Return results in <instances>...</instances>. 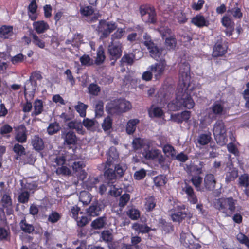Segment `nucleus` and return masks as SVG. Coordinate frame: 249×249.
<instances>
[{"label":"nucleus","instance_id":"nucleus-47","mask_svg":"<svg viewBox=\"0 0 249 249\" xmlns=\"http://www.w3.org/2000/svg\"><path fill=\"white\" fill-rule=\"evenodd\" d=\"M21 229L25 232L31 233L34 231L33 226L26 223L25 219L22 220L20 223Z\"/></svg>","mask_w":249,"mask_h":249},{"label":"nucleus","instance_id":"nucleus-55","mask_svg":"<svg viewBox=\"0 0 249 249\" xmlns=\"http://www.w3.org/2000/svg\"><path fill=\"white\" fill-rule=\"evenodd\" d=\"M238 241L241 244H245L249 248V238L243 233H239L236 236Z\"/></svg>","mask_w":249,"mask_h":249},{"label":"nucleus","instance_id":"nucleus-41","mask_svg":"<svg viewBox=\"0 0 249 249\" xmlns=\"http://www.w3.org/2000/svg\"><path fill=\"white\" fill-rule=\"evenodd\" d=\"M105 59V55L104 54V49L103 47L100 46L97 51L95 63L98 65L101 64L104 61Z\"/></svg>","mask_w":249,"mask_h":249},{"label":"nucleus","instance_id":"nucleus-3","mask_svg":"<svg viewBox=\"0 0 249 249\" xmlns=\"http://www.w3.org/2000/svg\"><path fill=\"white\" fill-rule=\"evenodd\" d=\"M132 108L131 103L124 99L114 100L108 103L106 108L109 113L114 114L127 111Z\"/></svg>","mask_w":249,"mask_h":249},{"label":"nucleus","instance_id":"nucleus-60","mask_svg":"<svg viewBox=\"0 0 249 249\" xmlns=\"http://www.w3.org/2000/svg\"><path fill=\"white\" fill-rule=\"evenodd\" d=\"M88 89L89 92L93 95H97L100 91V88L95 84H91L89 88Z\"/></svg>","mask_w":249,"mask_h":249},{"label":"nucleus","instance_id":"nucleus-20","mask_svg":"<svg viewBox=\"0 0 249 249\" xmlns=\"http://www.w3.org/2000/svg\"><path fill=\"white\" fill-rule=\"evenodd\" d=\"M216 181L213 174L207 175L204 178V185L209 190H213L215 185Z\"/></svg>","mask_w":249,"mask_h":249},{"label":"nucleus","instance_id":"nucleus-24","mask_svg":"<svg viewBox=\"0 0 249 249\" xmlns=\"http://www.w3.org/2000/svg\"><path fill=\"white\" fill-rule=\"evenodd\" d=\"M2 203L4 208L6 210V212L8 214H11L13 212L12 207V201L10 197L7 195H3L2 198Z\"/></svg>","mask_w":249,"mask_h":249},{"label":"nucleus","instance_id":"nucleus-10","mask_svg":"<svg viewBox=\"0 0 249 249\" xmlns=\"http://www.w3.org/2000/svg\"><path fill=\"white\" fill-rule=\"evenodd\" d=\"M172 220L174 222H180L183 219L186 217H191L190 213H188L184 205L178 206L177 211L171 215Z\"/></svg>","mask_w":249,"mask_h":249},{"label":"nucleus","instance_id":"nucleus-21","mask_svg":"<svg viewBox=\"0 0 249 249\" xmlns=\"http://www.w3.org/2000/svg\"><path fill=\"white\" fill-rule=\"evenodd\" d=\"M139 122V120L137 119L129 120L126 124L125 130L126 133L129 135L133 134Z\"/></svg>","mask_w":249,"mask_h":249},{"label":"nucleus","instance_id":"nucleus-22","mask_svg":"<svg viewBox=\"0 0 249 249\" xmlns=\"http://www.w3.org/2000/svg\"><path fill=\"white\" fill-rule=\"evenodd\" d=\"M194 239L193 235L190 232H182L180 235L181 242L187 247H189L193 243Z\"/></svg>","mask_w":249,"mask_h":249},{"label":"nucleus","instance_id":"nucleus-53","mask_svg":"<svg viewBox=\"0 0 249 249\" xmlns=\"http://www.w3.org/2000/svg\"><path fill=\"white\" fill-rule=\"evenodd\" d=\"M177 44L175 38L173 36L167 37L165 39V45L169 49H173Z\"/></svg>","mask_w":249,"mask_h":249},{"label":"nucleus","instance_id":"nucleus-64","mask_svg":"<svg viewBox=\"0 0 249 249\" xmlns=\"http://www.w3.org/2000/svg\"><path fill=\"white\" fill-rule=\"evenodd\" d=\"M160 34L161 35L162 37H167L168 36L170 35L171 33V30L163 25L160 26L158 29Z\"/></svg>","mask_w":249,"mask_h":249},{"label":"nucleus","instance_id":"nucleus-34","mask_svg":"<svg viewBox=\"0 0 249 249\" xmlns=\"http://www.w3.org/2000/svg\"><path fill=\"white\" fill-rule=\"evenodd\" d=\"M32 144L34 148L37 151L41 150L44 147V143L42 140L36 136L32 139Z\"/></svg>","mask_w":249,"mask_h":249},{"label":"nucleus","instance_id":"nucleus-54","mask_svg":"<svg viewBox=\"0 0 249 249\" xmlns=\"http://www.w3.org/2000/svg\"><path fill=\"white\" fill-rule=\"evenodd\" d=\"M145 209L147 211H151L155 206V202L152 196H149L146 198Z\"/></svg>","mask_w":249,"mask_h":249},{"label":"nucleus","instance_id":"nucleus-50","mask_svg":"<svg viewBox=\"0 0 249 249\" xmlns=\"http://www.w3.org/2000/svg\"><path fill=\"white\" fill-rule=\"evenodd\" d=\"M95 113L96 116H101L103 113V103L101 101H96L95 104Z\"/></svg>","mask_w":249,"mask_h":249},{"label":"nucleus","instance_id":"nucleus-4","mask_svg":"<svg viewBox=\"0 0 249 249\" xmlns=\"http://www.w3.org/2000/svg\"><path fill=\"white\" fill-rule=\"evenodd\" d=\"M226 132L224 122L222 121H216L213 125V133L217 143L220 145H224L227 142Z\"/></svg>","mask_w":249,"mask_h":249},{"label":"nucleus","instance_id":"nucleus-61","mask_svg":"<svg viewBox=\"0 0 249 249\" xmlns=\"http://www.w3.org/2000/svg\"><path fill=\"white\" fill-rule=\"evenodd\" d=\"M191 181L193 185L196 188L197 190H200V186L202 181V178L199 176H196L192 177Z\"/></svg>","mask_w":249,"mask_h":249},{"label":"nucleus","instance_id":"nucleus-30","mask_svg":"<svg viewBox=\"0 0 249 249\" xmlns=\"http://www.w3.org/2000/svg\"><path fill=\"white\" fill-rule=\"evenodd\" d=\"M45 35L41 36L40 37L36 34L32 35V42L35 45L41 49H44L45 47V42L43 40V38Z\"/></svg>","mask_w":249,"mask_h":249},{"label":"nucleus","instance_id":"nucleus-29","mask_svg":"<svg viewBox=\"0 0 249 249\" xmlns=\"http://www.w3.org/2000/svg\"><path fill=\"white\" fill-rule=\"evenodd\" d=\"M211 137L210 134H201L199 135L197 139V145H205L211 141Z\"/></svg>","mask_w":249,"mask_h":249},{"label":"nucleus","instance_id":"nucleus-62","mask_svg":"<svg viewBox=\"0 0 249 249\" xmlns=\"http://www.w3.org/2000/svg\"><path fill=\"white\" fill-rule=\"evenodd\" d=\"M97 179L94 178H89L88 181L83 182V185L88 190L91 189L97 183Z\"/></svg>","mask_w":249,"mask_h":249},{"label":"nucleus","instance_id":"nucleus-25","mask_svg":"<svg viewBox=\"0 0 249 249\" xmlns=\"http://www.w3.org/2000/svg\"><path fill=\"white\" fill-rule=\"evenodd\" d=\"M13 35V27L4 25L0 28V36L4 38H8Z\"/></svg>","mask_w":249,"mask_h":249},{"label":"nucleus","instance_id":"nucleus-19","mask_svg":"<svg viewBox=\"0 0 249 249\" xmlns=\"http://www.w3.org/2000/svg\"><path fill=\"white\" fill-rule=\"evenodd\" d=\"M183 191L186 194L188 200L191 203L196 204L197 203V199L192 187L186 185L183 188Z\"/></svg>","mask_w":249,"mask_h":249},{"label":"nucleus","instance_id":"nucleus-1","mask_svg":"<svg viewBox=\"0 0 249 249\" xmlns=\"http://www.w3.org/2000/svg\"><path fill=\"white\" fill-rule=\"evenodd\" d=\"M193 86L190 85L183 86L178 85L177 89V99L179 100L181 107L191 109L195 106V102L191 98V91Z\"/></svg>","mask_w":249,"mask_h":249},{"label":"nucleus","instance_id":"nucleus-36","mask_svg":"<svg viewBox=\"0 0 249 249\" xmlns=\"http://www.w3.org/2000/svg\"><path fill=\"white\" fill-rule=\"evenodd\" d=\"M168 110L170 111H177L181 108V104L179 100L177 99V94H176V98L168 103L167 106Z\"/></svg>","mask_w":249,"mask_h":249},{"label":"nucleus","instance_id":"nucleus-13","mask_svg":"<svg viewBox=\"0 0 249 249\" xmlns=\"http://www.w3.org/2000/svg\"><path fill=\"white\" fill-rule=\"evenodd\" d=\"M227 50V46L225 42L218 41L213 47L212 55L214 57L221 56L226 53Z\"/></svg>","mask_w":249,"mask_h":249},{"label":"nucleus","instance_id":"nucleus-11","mask_svg":"<svg viewBox=\"0 0 249 249\" xmlns=\"http://www.w3.org/2000/svg\"><path fill=\"white\" fill-rule=\"evenodd\" d=\"M123 51V46L119 42H111L108 47V52L113 59H117L120 57Z\"/></svg>","mask_w":249,"mask_h":249},{"label":"nucleus","instance_id":"nucleus-26","mask_svg":"<svg viewBox=\"0 0 249 249\" xmlns=\"http://www.w3.org/2000/svg\"><path fill=\"white\" fill-rule=\"evenodd\" d=\"M148 112L150 117H160L164 115V111L161 107L156 106H151Z\"/></svg>","mask_w":249,"mask_h":249},{"label":"nucleus","instance_id":"nucleus-40","mask_svg":"<svg viewBox=\"0 0 249 249\" xmlns=\"http://www.w3.org/2000/svg\"><path fill=\"white\" fill-rule=\"evenodd\" d=\"M68 126L70 128L76 129L77 133L80 134H83L84 130L83 126L80 123L77 122H71L68 124Z\"/></svg>","mask_w":249,"mask_h":249},{"label":"nucleus","instance_id":"nucleus-39","mask_svg":"<svg viewBox=\"0 0 249 249\" xmlns=\"http://www.w3.org/2000/svg\"><path fill=\"white\" fill-rule=\"evenodd\" d=\"M65 142L70 145L75 143L76 142V137L75 135L71 131H69L66 133L64 137Z\"/></svg>","mask_w":249,"mask_h":249},{"label":"nucleus","instance_id":"nucleus-16","mask_svg":"<svg viewBox=\"0 0 249 249\" xmlns=\"http://www.w3.org/2000/svg\"><path fill=\"white\" fill-rule=\"evenodd\" d=\"M33 26L37 34L43 33L49 29V24L43 20L34 22L33 23Z\"/></svg>","mask_w":249,"mask_h":249},{"label":"nucleus","instance_id":"nucleus-43","mask_svg":"<svg viewBox=\"0 0 249 249\" xmlns=\"http://www.w3.org/2000/svg\"><path fill=\"white\" fill-rule=\"evenodd\" d=\"M163 151L167 157H171L173 159L175 157V150L173 147L169 144L164 145L163 148Z\"/></svg>","mask_w":249,"mask_h":249},{"label":"nucleus","instance_id":"nucleus-44","mask_svg":"<svg viewBox=\"0 0 249 249\" xmlns=\"http://www.w3.org/2000/svg\"><path fill=\"white\" fill-rule=\"evenodd\" d=\"M88 106L81 102H78L77 105L75 107L76 111L79 113L80 116L85 117L86 115V109Z\"/></svg>","mask_w":249,"mask_h":249},{"label":"nucleus","instance_id":"nucleus-27","mask_svg":"<svg viewBox=\"0 0 249 249\" xmlns=\"http://www.w3.org/2000/svg\"><path fill=\"white\" fill-rule=\"evenodd\" d=\"M17 131L16 140L20 142H24L27 139L25 127L23 126H20L18 127Z\"/></svg>","mask_w":249,"mask_h":249},{"label":"nucleus","instance_id":"nucleus-59","mask_svg":"<svg viewBox=\"0 0 249 249\" xmlns=\"http://www.w3.org/2000/svg\"><path fill=\"white\" fill-rule=\"evenodd\" d=\"M127 215L132 220H136L138 219L140 216L139 211L135 208H132L130 209L127 212Z\"/></svg>","mask_w":249,"mask_h":249},{"label":"nucleus","instance_id":"nucleus-52","mask_svg":"<svg viewBox=\"0 0 249 249\" xmlns=\"http://www.w3.org/2000/svg\"><path fill=\"white\" fill-rule=\"evenodd\" d=\"M154 181L156 186H162L166 183L167 179L165 177L160 175L155 177Z\"/></svg>","mask_w":249,"mask_h":249},{"label":"nucleus","instance_id":"nucleus-33","mask_svg":"<svg viewBox=\"0 0 249 249\" xmlns=\"http://www.w3.org/2000/svg\"><path fill=\"white\" fill-rule=\"evenodd\" d=\"M222 23L223 26L229 28V35L232 34V31L234 28V23L228 16H224L222 19Z\"/></svg>","mask_w":249,"mask_h":249},{"label":"nucleus","instance_id":"nucleus-48","mask_svg":"<svg viewBox=\"0 0 249 249\" xmlns=\"http://www.w3.org/2000/svg\"><path fill=\"white\" fill-rule=\"evenodd\" d=\"M238 182L240 186L247 187L249 186V176L246 174L241 175L239 178Z\"/></svg>","mask_w":249,"mask_h":249},{"label":"nucleus","instance_id":"nucleus-58","mask_svg":"<svg viewBox=\"0 0 249 249\" xmlns=\"http://www.w3.org/2000/svg\"><path fill=\"white\" fill-rule=\"evenodd\" d=\"M30 193L26 191H23L19 195L18 200L21 203H26L28 201Z\"/></svg>","mask_w":249,"mask_h":249},{"label":"nucleus","instance_id":"nucleus-45","mask_svg":"<svg viewBox=\"0 0 249 249\" xmlns=\"http://www.w3.org/2000/svg\"><path fill=\"white\" fill-rule=\"evenodd\" d=\"M224 107L221 102H215L212 107L211 110L214 114H220L223 111Z\"/></svg>","mask_w":249,"mask_h":249},{"label":"nucleus","instance_id":"nucleus-5","mask_svg":"<svg viewBox=\"0 0 249 249\" xmlns=\"http://www.w3.org/2000/svg\"><path fill=\"white\" fill-rule=\"evenodd\" d=\"M143 43L147 47L150 55L156 60L160 58L162 55L161 50L159 49L155 44L152 41L149 36L145 34L143 36Z\"/></svg>","mask_w":249,"mask_h":249},{"label":"nucleus","instance_id":"nucleus-35","mask_svg":"<svg viewBox=\"0 0 249 249\" xmlns=\"http://www.w3.org/2000/svg\"><path fill=\"white\" fill-rule=\"evenodd\" d=\"M90 219L87 216V214L82 212L79 216L75 219L77 225L80 227L85 226Z\"/></svg>","mask_w":249,"mask_h":249},{"label":"nucleus","instance_id":"nucleus-57","mask_svg":"<svg viewBox=\"0 0 249 249\" xmlns=\"http://www.w3.org/2000/svg\"><path fill=\"white\" fill-rule=\"evenodd\" d=\"M59 129L60 127L58 124L52 123L48 127L47 131L49 134L52 135L56 133Z\"/></svg>","mask_w":249,"mask_h":249},{"label":"nucleus","instance_id":"nucleus-6","mask_svg":"<svg viewBox=\"0 0 249 249\" xmlns=\"http://www.w3.org/2000/svg\"><path fill=\"white\" fill-rule=\"evenodd\" d=\"M116 28L115 22L102 20L99 22L98 31L103 37H106Z\"/></svg>","mask_w":249,"mask_h":249},{"label":"nucleus","instance_id":"nucleus-28","mask_svg":"<svg viewBox=\"0 0 249 249\" xmlns=\"http://www.w3.org/2000/svg\"><path fill=\"white\" fill-rule=\"evenodd\" d=\"M118 154L114 148H111L108 152V157L106 164L105 168L109 167L113 160L117 159Z\"/></svg>","mask_w":249,"mask_h":249},{"label":"nucleus","instance_id":"nucleus-32","mask_svg":"<svg viewBox=\"0 0 249 249\" xmlns=\"http://www.w3.org/2000/svg\"><path fill=\"white\" fill-rule=\"evenodd\" d=\"M43 103L40 100H36L34 104V111L32 113L33 116H37L41 113L43 110Z\"/></svg>","mask_w":249,"mask_h":249},{"label":"nucleus","instance_id":"nucleus-49","mask_svg":"<svg viewBox=\"0 0 249 249\" xmlns=\"http://www.w3.org/2000/svg\"><path fill=\"white\" fill-rule=\"evenodd\" d=\"M105 224V220L104 218L100 217L94 220L91 223V226L94 229L102 228Z\"/></svg>","mask_w":249,"mask_h":249},{"label":"nucleus","instance_id":"nucleus-15","mask_svg":"<svg viewBox=\"0 0 249 249\" xmlns=\"http://www.w3.org/2000/svg\"><path fill=\"white\" fill-rule=\"evenodd\" d=\"M149 142L141 138H135L132 142L133 148L136 150H142L143 151L145 149L149 148Z\"/></svg>","mask_w":249,"mask_h":249},{"label":"nucleus","instance_id":"nucleus-37","mask_svg":"<svg viewBox=\"0 0 249 249\" xmlns=\"http://www.w3.org/2000/svg\"><path fill=\"white\" fill-rule=\"evenodd\" d=\"M112 119L107 116L106 117L102 123V127L105 132H109L112 128Z\"/></svg>","mask_w":249,"mask_h":249},{"label":"nucleus","instance_id":"nucleus-12","mask_svg":"<svg viewBox=\"0 0 249 249\" xmlns=\"http://www.w3.org/2000/svg\"><path fill=\"white\" fill-rule=\"evenodd\" d=\"M166 64L164 61H161L155 66H151L150 70L154 74L155 78L159 79L163 74L165 69Z\"/></svg>","mask_w":249,"mask_h":249},{"label":"nucleus","instance_id":"nucleus-8","mask_svg":"<svg viewBox=\"0 0 249 249\" xmlns=\"http://www.w3.org/2000/svg\"><path fill=\"white\" fill-rule=\"evenodd\" d=\"M190 66L188 63H182L179 68V82L178 85L190 86Z\"/></svg>","mask_w":249,"mask_h":249},{"label":"nucleus","instance_id":"nucleus-23","mask_svg":"<svg viewBox=\"0 0 249 249\" xmlns=\"http://www.w3.org/2000/svg\"><path fill=\"white\" fill-rule=\"evenodd\" d=\"M37 87L36 82L35 80H30L29 81L26 82L24 87V94H30L33 95L34 92Z\"/></svg>","mask_w":249,"mask_h":249},{"label":"nucleus","instance_id":"nucleus-31","mask_svg":"<svg viewBox=\"0 0 249 249\" xmlns=\"http://www.w3.org/2000/svg\"><path fill=\"white\" fill-rule=\"evenodd\" d=\"M132 229L139 233H145L148 232L150 228L145 224L135 223L132 225Z\"/></svg>","mask_w":249,"mask_h":249},{"label":"nucleus","instance_id":"nucleus-2","mask_svg":"<svg viewBox=\"0 0 249 249\" xmlns=\"http://www.w3.org/2000/svg\"><path fill=\"white\" fill-rule=\"evenodd\" d=\"M237 201L232 197L221 198L215 202V207L225 217H231L236 209Z\"/></svg>","mask_w":249,"mask_h":249},{"label":"nucleus","instance_id":"nucleus-63","mask_svg":"<svg viewBox=\"0 0 249 249\" xmlns=\"http://www.w3.org/2000/svg\"><path fill=\"white\" fill-rule=\"evenodd\" d=\"M71 217L75 220L79 216L80 213H82L83 212L81 211L79 207L77 206H74L71 208Z\"/></svg>","mask_w":249,"mask_h":249},{"label":"nucleus","instance_id":"nucleus-42","mask_svg":"<svg viewBox=\"0 0 249 249\" xmlns=\"http://www.w3.org/2000/svg\"><path fill=\"white\" fill-rule=\"evenodd\" d=\"M96 121L93 119L86 118L83 121V125L88 129L93 131L95 129Z\"/></svg>","mask_w":249,"mask_h":249},{"label":"nucleus","instance_id":"nucleus-14","mask_svg":"<svg viewBox=\"0 0 249 249\" xmlns=\"http://www.w3.org/2000/svg\"><path fill=\"white\" fill-rule=\"evenodd\" d=\"M130 199V196L128 194H124L120 198L118 205H114L112 207V211L120 214L124 206L127 204Z\"/></svg>","mask_w":249,"mask_h":249},{"label":"nucleus","instance_id":"nucleus-9","mask_svg":"<svg viewBox=\"0 0 249 249\" xmlns=\"http://www.w3.org/2000/svg\"><path fill=\"white\" fill-rule=\"evenodd\" d=\"M143 157L146 160H158L160 163L163 161V159L160 150L155 148H150L149 143V148L145 149L143 151H141Z\"/></svg>","mask_w":249,"mask_h":249},{"label":"nucleus","instance_id":"nucleus-38","mask_svg":"<svg viewBox=\"0 0 249 249\" xmlns=\"http://www.w3.org/2000/svg\"><path fill=\"white\" fill-rule=\"evenodd\" d=\"M79 200L84 205H87L91 201V196L88 192L82 191L80 193Z\"/></svg>","mask_w":249,"mask_h":249},{"label":"nucleus","instance_id":"nucleus-51","mask_svg":"<svg viewBox=\"0 0 249 249\" xmlns=\"http://www.w3.org/2000/svg\"><path fill=\"white\" fill-rule=\"evenodd\" d=\"M100 208L97 206H91L87 210V213L91 216H95L100 214Z\"/></svg>","mask_w":249,"mask_h":249},{"label":"nucleus","instance_id":"nucleus-56","mask_svg":"<svg viewBox=\"0 0 249 249\" xmlns=\"http://www.w3.org/2000/svg\"><path fill=\"white\" fill-rule=\"evenodd\" d=\"M80 12L82 15L87 17L91 16L93 14L94 11L91 7L88 6L81 7Z\"/></svg>","mask_w":249,"mask_h":249},{"label":"nucleus","instance_id":"nucleus-7","mask_svg":"<svg viewBox=\"0 0 249 249\" xmlns=\"http://www.w3.org/2000/svg\"><path fill=\"white\" fill-rule=\"evenodd\" d=\"M140 13L143 21L153 23L156 21V14L153 8L148 6H141Z\"/></svg>","mask_w":249,"mask_h":249},{"label":"nucleus","instance_id":"nucleus-46","mask_svg":"<svg viewBox=\"0 0 249 249\" xmlns=\"http://www.w3.org/2000/svg\"><path fill=\"white\" fill-rule=\"evenodd\" d=\"M127 168V167L125 164L121 163L116 165L115 171L119 177H122L124 174Z\"/></svg>","mask_w":249,"mask_h":249},{"label":"nucleus","instance_id":"nucleus-17","mask_svg":"<svg viewBox=\"0 0 249 249\" xmlns=\"http://www.w3.org/2000/svg\"><path fill=\"white\" fill-rule=\"evenodd\" d=\"M191 22L198 27L208 26L209 24V21L201 15H197L192 18Z\"/></svg>","mask_w":249,"mask_h":249},{"label":"nucleus","instance_id":"nucleus-18","mask_svg":"<svg viewBox=\"0 0 249 249\" xmlns=\"http://www.w3.org/2000/svg\"><path fill=\"white\" fill-rule=\"evenodd\" d=\"M37 8L36 0H32L28 8V15L32 20H35L37 18Z\"/></svg>","mask_w":249,"mask_h":249}]
</instances>
